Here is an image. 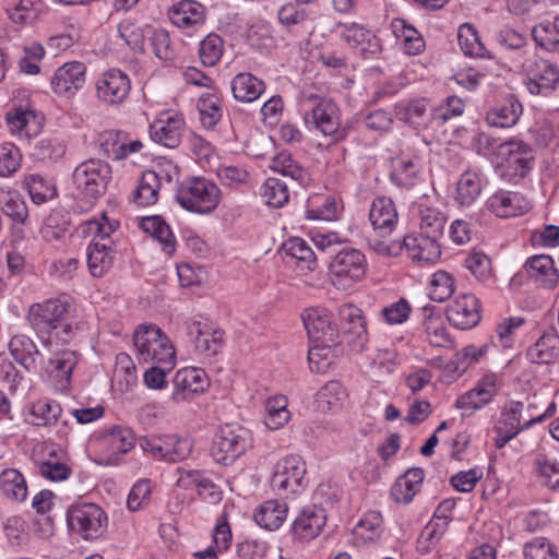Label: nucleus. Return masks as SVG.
<instances>
[{
    "instance_id": "1",
    "label": "nucleus",
    "mask_w": 559,
    "mask_h": 559,
    "mask_svg": "<svg viewBox=\"0 0 559 559\" xmlns=\"http://www.w3.org/2000/svg\"><path fill=\"white\" fill-rule=\"evenodd\" d=\"M71 313L68 301L50 299L31 306L28 321L38 335H47L49 343L68 344L75 334Z\"/></svg>"
},
{
    "instance_id": "2",
    "label": "nucleus",
    "mask_w": 559,
    "mask_h": 559,
    "mask_svg": "<svg viewBox=\"0 0 559 559\" xmlns=\"http://www.w3.org/2000/svg\"><path fill=\"white\" fill-rule=\"evenodd\" d=\"M218 187L203 177L186 179L178 185L176 201L187 211L198 214L213 212L219 203Z\"/></svg>"
},
{
    "instance_id": "3",
    "label": "nucleus",
    "mask_w": 559,
    "mask_h": 559,
    "mask_svg": "<svg viewBox=\"0 0 559 559\" xmlns=\"http://www.w3.org/2000/svg\"><path fill=\"white\" fill-rule=\"evenodd\" d=\"M498 168L503 179L518 183L534 167V150L522 140L511 139L497 147Z\"/></svg>"
},
{
    "instance_id": "4",
    "label": "nucleus",
    "mask_w": 559,
    "mask_h": 559,
    "mask_svg": "<svg viewBox=\"0 0 559 559\" xmlns=\"http://www.w3.org/2000/svg\"><path fill=\"white\" fill-rule=\"evenodd\" d=\"M133 344L144 362L175 364V349L163 331L154 325H140L133 334Z\"/></svg>"
},
{
    "instance_id": "5",
    "label": "nucleus",
    "mask_w": 559,
    "mask_h": 559,
    "mask_svg": "<svg viewBox=\"0 0 559 559\" xmlns=\"http://www.w3.org/2000/svg\"><path fill=\"white\" fill-rule=\"evenodd\" d=\"M67 523L70 532L85 540H94L107 531L108 518L105 511L95 503L71 506L67 511Z\"/></svg>"
},
{
    "instance_id": "6",
    "label": "nucleus",
    "mask_w": 559,
    "mask_h": 559,
    "mask_svg": "<svg viewBox=\"0 0 559 559\" xmlns=\"http://www.w3.org/2000/svg\"><path fill=\"white\" fill-rule=\"evenodd\" d=\"M519 67L525 72V85L532 95H549L559 83V69L531 50L523 51Z\"/></svg>"
},
{
    "instance_id": "7",
    "label": "nucleus",
    "mask_w": 559,
    "mask_h": 559,
    "mask_svg": "<svg viewBox=\"0 0 559 559\" xmlns=\"http://www.w3.org/2000/svg\"><path fill=\"white\" fill-rule=\"evenodd\" d=\"M140 448L153 459L167 463H178L188 459L193 449V441L176 433L152 435L139 438Z\"/></svg>"
},
{
    "instance_id": "8",
    "label": "nucleus",
    "mask_w": 559,
    "mask_h": 559,
    "mask_svg": "<svg viewBox=\"0 0 559 559\" xmlns=\"http://www.w3.org/2000/svg\"><path fill=\"white\" fill-rule=\"evenodd\" d=\"M251 447L250 433L241 426L221 427L212 442L211 456L216 463L229 465Z\"/></svg>"
},
{
    "instance_id": "9",
    "label": "nucleus",
    "mask_w": 559,
    "mask_h": 559,
    "mask_svg": "<svg viewBox=\"0 0 559 559\" xmlns=\"http://www.w3.org/2000/svg\"><path fill=\"white\" fill-rule=\"evenodd\" d=\"M111 178L110 166L100 159H88L81 163L73 171V183L87 200H96L102 197Z\"/></svg>"
},
{
    "instance_id": "10",
    "label": "nucleus",
    "mask_w": 559,
    "mask_h": 559,
    "mask_svg": "<svg viewBox=\"0 0 559 559\" xmlns=\"http://www.w3.org/2000/svg\"><path fill=\"white\" fill-rule=\"evenodd\" d=\"M329 270L335 286L349 288L365 276L366 258L361 251L345 247L335 253L329 264Z\"/></svg>"
},
{
    "instance_id": "11",
    "label": "nucleus",
    "mask_w": 559,
    "mask_h": 559,
    "mask_svg": "<svg viewBox=\"0 0 559 559\" xmlns=\"http://www.w3.org/2000/svg\"><path fill=\"white\" fill-rule=\"evenodd\" d=\"M306 475V463L299 455H287L280 460L273 468L271 486L283 493H296L301 487Z\"/></svg>"
},
{
    "instance_id": "12",
    "label": "nucleus",
    "mask_w": 559,
    "mask_h": 559,
    "mask_svg": "<svg viewBox=\"0 0 559 559\" xmlns=\"http://www.w3.org/2000/svg\"><path fill=\"white\" fill-rule=\"evenodd\" d=\"M305 121L309 127L329 138V143L338 142L346 135L345 129L340 127V110L331 100H321L305 115Z\"/></svg>"
},
{
    "instance_id": "13",
    "label": "nucleus",
    "mask_w": 559,
    "mask_h": 559,
    "mask_svg": "<svg viewBox=\"0 0 559 559\" xmlns=\"http://www.w3.org/2000/svg\"><path fill=\"white\" fill-rule=\"evenodd\" d=\"M343 334L354 352H362L368 343L367 321L364 311L353 304H344L338 308Z\"/></svg>"
},
{
    "instance_id": "14",
    "label": "nucleus",
    "mask_w": 559,
    "mask_h": 559,
    "mask_svg": "<svg viewBox=\"0 0 559 559\" xmlns=\"http://www.w3.org/2000/svg\"><path fill=\"white\" fill-rule=\"evenodd\" d=\"M301 319L312 343H337L338 333L332 324V317L328 309L311 307L306 309Z\"/></svg>"
},
{
    "instance_id": "15",
    "label": "nucleus",
    "mask_w": 559,
    "mask_h": 559,
    "mask_svg": "<svg viewBox=\"0 0 559 559\" xmlns=\"http://www.w3.org/2000/svg\"><path fill=\"white\" fill-rule=\"evenodd\" d=\"M341 38L358 55L370 58L381 51L379 38L361 24L338 23Z\"/></svg>"
},
{
    "instance_id": "16",
    "label": "nucleus",
    "mask_w": 559,
    "mask_h": 559,
    "mask_svg": "<svg viewBox=\"0 0 559 559\" xmlns=\"http://www.w3.org/2000/svg\"><path fill=\"white\" fill-rule=\"evenodd\" d=\"M131 84L128 75L118 69L104 72L96 81L98 99L108 105H118L126 100Z\"/></svg>"
},
{
    "instance_id": "17",
    "label": "nucleus",
    "mask_w": 559,
    "mask_h": 559,
    "mask_svg": "<svg viewBox=\"0 0 559 559\" xmlns=\"http://www.w3.org/2000/svg\"><path fill=\"white\" fill-rule=\"evenodd\" d=\"M173 382L174 391L171 397L176 403L191 401L209 386L205 371L193 367L178 370Z\"/></svg>"
},
{
    "instance_id": "18",
    "label": "nucleus",
    "mask_w": 559,
    "mask_h": 559,
    "mask_svg": "<svg viewBox=\"0 0 559 559\" xmlns=\"http://www.w3.org/2000/svg\"><path fill=\"white\" fill-rule=\"evenodd\" d=\"M449 322L456 329L469 330L476 326L480 317V302L472 294H463L455 298L447 309Z\"/></svg>"
},
{
    "instance_id": "19",
    "label": "nucleus",
    "mask_w": 559,
    "mask_h": 559,
    "mask_svg": "<svg viewBox=\"0 0 559 559\" xmlns=\"http://www.w3.org/2000/svg\"><path fill=\"white\" fill-rule=\"evenodd\" d=\"M86 67L80 61L67 62L55 72L51 87L59 95H74L85 84Z\"/></svg>"
},
{
    "instance_id": "20",
    "label": "nucleus",
    "mask_w": 559,
    "mask_h": 559,
    "mask_svg": "<svg viewBox=\"0 0 559 559\" xmlns=\"http://www.w3.org/2000/svg\"><path fill=\"white\" fill-rule=\"evenodd\" d=\"M188 334L193 340L195 350L206 357L215 356L223 346L224 332L207 323L193 321L188 325Z\"/></svg>"
},
{
    "instance_id": "21",
    "label": "nucleus",
    "mask_w": 559,
    "mask_h": 559,
    "mask_svg": "<svg viewBox=\"0 0 559 559\" xmlns=\"http://www.w3.org/2000/svg\"><path fill=\"white\" fill-rule=\"evenodd\" d=\"M486 206L496 216L506 218L524 214L531 204L519 192L499 190L487 200Z\"/></svg>"
},
{
    "instance_id": "22",
    "label": "nucleus",
    "mask_w": 559,
    "mask_h": 559,
    "mask_svg": "<svg viewBox=\"0 0 559 559\" xmlns=\"http://www.w3.org/2000/svg\"><path fill=\"white\" fill-rule=\"evenodd\" d=\"M496 392L495 376H486L478 381L474 389L461 395L456 400L455 406L464 412V416H469L487 405L496 395Z\"/></svg>"
},
{
    "instance_id": "23",
    "label": "nucleus",
    "mask_w": 559,
    "mask_h": 559,
    "mask_svg": "<svg viewBox=\"0 0 559 559\" xmlns=\"http://www.w3.org/2000/svg\"><path fill=\"white\" fill-rule=\"evenodd\" d=\"M369 219L379 236H390L399 222V214L392 199L386 197L376 198L370 206Z\"/></svg>"
},
{
    "instance_id": "24",
    "label": "nucleus",
    "mask_w": 559,
    "mask_h": 559,
    "mask_svg": "<svg viewBox=\"0 0 559 559\" xmlns=\"http://www.w3.org/2000/svg\"><path fill=\"white\" fill-rule=\"evenodd\" d=\"M183 128L185 120L180 115L160 117L150 126V138L157 144L175 148L181 142Z\"/></svg>"
},
{
    "instance_id": "25",
    "label": "nucleus",
    "mask_w": 559,
    "mask_h": 559,
    "mask_svg": "<svg viewBox=\"0 0 559 559\" xmlns=\"http://www.w3.org/2000/svg\"><path fill=\"white\" fill-rule=\"evenodd\" d=\"M326 521L325 511L317 506L305 507L292 524V533L299 539H312L322 531Z\"/></svg>"
},
{
    "instance_id": "26",
    "label": "nucleus",
    "mask_w": 559,
    "mask_h": 559,
    "mask_svg": "<svg viewBox=\"0 0 559 559\" xmlns=\"http://www.w3.org/2000/svg\"><path fill=\"white\" fill-rule=\"evenodd\" d=\"M427 107L426 98L402 100L395 104L394 114L397 120L416 130H424L432 122L431 112H428Z\"/></svg>"
},
{
    "instance_id": "27",
    "label": "nucleus",
    "mask_w": 559,
    "mask_h": 559,
    "mask_svg": "<svg viewBox=\"0 0 559 559\" xmlns=\"http://www.w3.org/2000/svg\"><path fill=\"white\" fill-rule=\"evenodd\" d=\"M533 468L538 480L550 489L559 488V461L554 448H540L534 454Z\"/></svg>"
},
{
    "instance_id": "28",
    "label": "nucleus",
    "mask_w": 559,
    "mask_h": 559,
    "mask_svg": "<svg viewBox=\"0 0 559 559\" xmlns=\"http://www.w3.org/2000/svg\"><path fill=\"white\" fill-rule=\"evenodd\" d=\"M523 114V106L513 94L507 95L502 102L491 107L486 114V121L496 128L515 126Z\"/></svg>"
},
{
    "instance_id": "29",
    "label": "nucleus",
    "mask_w": 559,
    "mask_h": 559,
    "mask_svg": "<svg viewBox=\"0 0 559 559\" xmlns=\"http://www.w3.org/2000/svg\"><path fill=\"white\" fill-rule=\"evenodd\" d=\"M400 249L405 248L413 261L433 263L441 255L439 240L430 239L425 235H406Z\"/></svg>"
},
{
    "instance_id": "30",
    "label": "nucleus",
    "mask_w": 559,
    "mask_h": 559,
    "mask_svg": "<svg viewBox=\"0 0 559 559\" xmlns=\"http://www.w3.org/2000/svg\"><path fill=\"white\" fill-rule=\"evenodd\" d=\"M524 269L538 286L552 289L559 282L558 270L555 267V262L550 255H533L526 260Z\"/></svg>"
},
{
    "instance_id": "31",
    "label": "nucleus",
    "mask_w": 559,
    "mask_h": 559,
    "mask_svg": "<svg viewBox=\"0 0 559 559\" xmlns=\"http://www.w3.org/2000/svg\"><path fill=\"white\" fill-rule=\"evenodd\" d=\"M527 359L533 364H550L559 358V334L549 328L526 350Z\"/></svg>"
},
{
    "instance_id": "32",
    "label": "nucleus",
    "mask_w": 559,
    "mask_h": 559,
    "mask_svg": "<svg viewBox=\"0 0 559 559\" xmlns=\"http://www.w3.org/2000/svg\"><path fill=\"white\" fill-rule=\"evenodd\" d=\"M425 472L420 467L408 468L400 476L391 488V496L397 503H409L419 491L424 481Z\"/></svg>"
},
{
    "instance_id": "33",
    "label": "nucleus",
    "mask_w": 559,
    "mask_h": 559,
    "mask_svg": "<svg viewBox=\"0 0 559 559\" xmlns=\"http://www.w3.org/2000/svg\"><path fill=\"white\" fill-rule=\"evenodd\" d=\"M7 123L13 134L20 138H31L41 130L44 117L32 110L15 109L7 114Z\"/></svg>"
},
{
    "instance_id": "34",
    "label": "nucleus",
    "mask_w": 559,
    "mask_h": 559,
    "mask_svg": "<svg viewBox=\"0 0 559 559\" xmlns=\"http://www.w3.org/2000/svg\"><path fill=\"white\" fill-rule=\"evenodd\" d=\"M9 348L16 362L29 372L37 371L41 354L31 337L24 334L14 335L9 343Z\"/></svg>"
},
{
    "instance_id": "35",
    "label": "nucleus",
    "mask_w": 559,
    "mask_h": 559,
    "mask_svg": "<svg viewBox=\"0 0 559 559\" xmlns=\"http://www.w3.org/2000/svg\"><path fill=\"white\" fill-rule=\"evenodd\" d=\"M115 249L110 243L95 241L87 247V265L91 274L95 277H102L112 266L115 259Z\"/></svg>"
},
{
    "instance_id": "36",
    "label": "nucleus",
    "mask_w": 559,
    "mask_h": 559,
    "mask_svg": "<svg viewBox=\"0 0 559 559\" xmlns=\"http://www.w3.org/2000/svg\"><path fill=\"white\" fill-rule=\"evenodd\" d=\"M235 99L242 103H252L265 91V84L251 73H238L230 83Z\"/></svg>"
},
{
    "instance_id": "37",
    "label": "nucleus",
    "mask_w": 559,
    "mask_h": 559,
    "mask_svg": "<svg viewBox=\"0 0 559 559\" xmlns=\"http://www.w3.org/2000/svg\"><path fill=\"white\" fill-rule=\"evenodd\" d=\"M140 227L162 245L163 251L166 254L171 255L176 251L175 236L162 216L143 217L140 222Z\"/></svg>"
},
{
    "instance_id": "38",
    "label": "nucleus",
    "mask_w": 559,
    "mask_h": 559,
    "mask_svg": "<svg viewBox=\"0 0 559 559\" xmlns=\"http://www.w3.org/2000/svg\"><path fill=\"white\" fill-rule=\"evenodd\" d=\"M169 16L171 22L181 28L203 24L204 7L195 1L183 0L170 9Z\"/></svg>"
},
{
    "instance_id": "39",
    "label": "nucleus",
    "mask_w": 559,
    "mask_h": 559,
    "mask_svg": "<svg viewBox=\"0 0 559 559\" xmlns=\"http://www.w3.org/2000/svg\"><path fill=\"white\" fill-rule=\"evenodd\" d=\"M162 177L155 170H145L132 193V201L140 206L153 205L158 200Z\"/></svg>"
},
{
    "instance_id": "40",
    "label": "nucleus",
    "mask_w": 559,
    "mask_h": 559,
    "mask_svg": "<svg viewBox=\"0 0 559 559\" xmlns=\"http://www.w3.org/2000/svg\"><path fill=\"white\" fill-rule=\"evenodd\" d=\"M532 36L537 46L552 53H559V13L551 20L547 19L536 24Z\"/></svg>"
},
{
    "instance_id": "41",
    "label": "nucleus",
    "mask_w": 559,
    "mask_h": 559,
    "mask_svg": "<svg viewBox=\"0 0 559 559\" xmlns=\"http://www.w3.org/2000/svg\"><path fill=\"white\" fill-rule=\"evenodd\" d=\"M524 404L522 402L511 401L502 408L500 419L496 427L501 429L513 431L519 435L522 430L530 428L536 423H540L547 416V413L536 418L528 419L523 426H521V416Z\"/></svg>"
},
{
    "instance_id": "42",
    "label": "nucleus",
    "mask_w": 559,
    "mask_h": 559,
    "mask_svg": "<svg viewBox=\"0 0 559 559\" xmlns=\"http://www.w3.org/2000/svg\"><path fill=\"white\" fill-rule=\"evenodd\" d=\"M394 35L403 40L404 51L408 55H419L425 49V41L420 33L404 19H393L391 23Z\"/></svg>"
},
{
    "instance_id": "43",
    "label": "nucleus",
    "mask_w": 559,
    "mask_h": 559,
    "mask_svg": "<svg viewBox=\"0 0 559 559\" xmlns=\"http://www.w3.org/2000/svg\"><path fill=\"white\" fill-rule=\"evenodd\" d=\"M448 530V515L441 514L431 520L421 531L417 539V551L421 555L431 552Z\"/></svg>"
},
{
    "instance_id": "44",
    "label": "nucleus",
    "mask_w": 559,
    "mask_h": 559,
    "mask_svg": "<svg viewBox=\"0 0 559 559\" xmlns=\"http://www.w3.org/2000/svg\"><path fill=\"white\" fill-rule=\"evenodd\" d=\"M0 209L12 221L14 233L23 238V230L20 226L26 225L28 221V209L23 198L17 193H9L0 200Z\"/></svg>"
},
{
    "instance_id": "45",
    "label": "nucleus",
    "mask_w": 559,
    "mask_h": 559,
    "mask_svg": "<svg viewBox=\"0 0 559 559\" xmlns=\"http://www.w3.org/2000/svg\"><path fill=\"white\" fill-rule=\"evenodd\" d=\"M287 504L277 500L265 501L254 520L258 525L265 527L269 531L277 530L287 516Z\"/></svg>"
},
{
    "instance_id": "46",
    "label": "nucleus",
    "mask_w": 559,
    "mask_h": 559,
    "mask_svg": "<svg viewBox=\"0 0 559 559\" xmlns=\"http://www.w3.org/2000/svg\"><path fill=\"white\" fill-rule=\"evenodd\" d=\"M282 250L292 260L296 261V266L301 270L312 271L317 264V258L312 249L301 238H290L286 240Z\"/></svg>"
},
{
    "instance_id": "47",
    "label": "nucleus",
    "mask_w": 559,
    "mask_h": 559,
    "mask_svg": "<svg viewBox=\"0 0 559 559\" xmlns=\"http://www.w3.org/2000/svg\"><path fill=\"white\" fill-rule=\"evenodd\" d=\"M78 364V356L72 350L56 353L44 366V369L55 379L69 383L72 371Z\"/></svg>"
},
{
    "instance_id": "48",
    "label": "nucleus",
    "mask_w": 559,
    "mask_h": 559,
    "mask_svg": "<svg viewBox=\"0 0 559 559\" xmlns=\"http://www.w3.org/2000/svg\"><path fill=\"white\" fill-rule=\"evenodd\" d=\"M0 490L15 501H24L27 497L26 480L15 468H7L0 473Z\"/></svg>"
},
{
    "instance_id": "49",
    "label": "nucleus",
    "mask_w": 559,
    "mask_h": 559,
    "mask_svg": "<svg viewBox=\"0 0 559 559\" xmlns=\"http://www.w3.org/2000/svg\"><path fill=\"white\" fill-rule=\"evenodd\" d=\"M24 187L35 204H43L57 195L56 185L38 174L26 176Z\"/></svg>"
},
{
    "instance_id": "50",
    "label": "nucleus",
    "mask_w": 559,
    "mask_h": 559,
    "mask_svg": "<svg viewBox=\"0 0 559 559\" xmlns=\"http://www.w3.org/2000/svg\"><path fill=\"white\" fill-rule=\"evenodd\" d=\"M150 25L140 26L130 19H124L118 24V32L126 44L134 51L144 52L145 39L148 36Z\"/></svg>"
},
{
    "instance_id": "51",
    "label": "nucleus",
    "mask_w": 559,
    "mask_h": 559,
    "mask_svg": "<svg viewBox=\"0 0 559 559\" xmlns=\"http://www.w3.org/2000/svg\"><path fill=\"white\" fill-rule=\"evenodd\" d=\"M290 418L287 400L284 395L271 397L265 403L264 424L271 430H276L288 423Z\"/></svg>"
},
{
    "instance_id": "52",
    "label": "nucleus",
    "mask_w": 559,
    "mask_h": 559,
    "mask_svg": "<svg viewBox=\"0 0 559 559\" xmlns=\"http://www.w3.org/2000/svg\"><path fill=\"white\" fill-rule=\"evenodd\" d=\"M419 173L420 167L417 162L412 159H401L397 162L391 174V180L399 187L412 189L420 180Z\"/></svg>"
},
{
    "instance_id": "53",
    "label": "nucleus",
    "mask_w": 559,
    "mask_h": 559,
    "mask_svg": "<svg viewBox=\"0 0 559 559\" xmlns=\"http://www.w3.org/2000/svg\"><path fill=\"white\" fill-rule=\"evenodd\" d=\"M481 185L479 176L473 171H465L456 183V201L461 205H471L479 197Z\"/></svg>"
},
{
    "instance_id": "54",
    "label": "nucleus",
    "mask_w": 559,
    "mask_h": 559,
    "mask_svg": "<svg viewBox=\"0 0 559 559\" xmlns=\"http://www.w3.org/2000/svg\"><path fill=\"white\" fill-rule=\"evenodd\" d=\"M445 216L437 209H420V233L430 239L439 240L444 230Z\"/></svg>"
},
{
    "instance_id": "55",
    "label": "nucleus",
    "mask_w": 559,
    "mask_h": 559,
    "mask_svg": "<svg viewBox=\"0 0 559 559\" xmlns=\"http://www.w3.org/2000/svg\"><path fill=\"white\" fill-rule=\"evenodd\" d=\"M224 52V40L215 34H207L199 45V58L203 66L214 67L221 60Z\"/></svg>"
},
{
    "instance_id": "56",
    "label": "nucleus",
    "mask_w": 559,
    "mask_h": 559,
    "mask_svg": "<svg viewBox=\"0 0 559 559\" xmlns=\"http://www.w3.org/2000/svg\"><path fill=\"white\" fill-rule=\"evenodd\" d=\"M69 225L70 217L63 209L52 210L45 218L43 237L47 240H58L68 231Z\"/></svg>"
},
{
    "instance_id": "57",
    "label": "nucleus",
    "mask_w": 559,
    "mask_h": 559,
    "mask_svg": "<svg viewBox=\"0 0 559 559\" xmlns=\"http://www.w3.org/2000/svg\"><path fill=\"white\" fill-rule=\"evenodd\" d=\"M61 415V407L53 401H38L33 404L28 421L34 426L53 425Z\"/></svg>"
},
{
    "instance_id": "58",
    "label": "nucleus",
    "mask_w": 559,
    "mask_h": 559,
    "mask_svg": "<svg viewBox=\"0 0 559 559\" xmlns=\"http://www.w3.org/2000/svg\"><path fill=\"white\" fill-rule=\"evenodd\" d=\"M197 106L202 124L207 129L214 128L223 115L219 98L215 94L207 93L199 98Z\"/></svg>"
},
{
    "instance_id": "59",
    "label": "nucleus",
    "mask_w": 559,
    "mask_h": 559,
    "mask_svg": "<svg viewBox=\"0 0 559 559\" xmlns=\"http://www.w3.org/2000/svg\"><path fill=\"white\" fill-rule=\"evenodd\" d=\"M261 195L267 205L282 207L289 200L287 183L280 178L270 177L262 187Z\"/></svg>"
},
{
    "instance_id": "60",
    "label": "nucleus",
    "mask_w": 559,
    "mask_h": 559,
    "mask_svg": "<svg viewBox=\"0 0 559 559\" xmlns=\"http://www.w3.org/2000/svg\"><path fill=\"white\" fill-rule=\"evenodd\" d=\"M454 293V278L445 271L436 272L429 283V297L437 302L448 300Z\"/></svg>"
},
{
    "instance_id": "61",
    "label": "nucleus",
    "mask_w": 559,
    "mask_h": 559,
    "mask_svg": "<svg viewBox=\"0 0 559 559\" xmlns=\"http://www.w3.org/2000/svg\"><path fill=\"white\" fill-rule=\"evenodd\" d=\"M124 138L126 134L121 131H105L99 140L104 156L115 160L126 158Z\"/></svg>"
},
{
    "instance_id": "62",
    "label": "nucleus",
    "mask_w": 559,
    "mask_h": 559,
    "mask_svg": "<svg viewBox=\"0 0 559 559\" xmlns=\"http://www.w3.org/2000/svg\"><path fill=\"white\" fill-rule=\"evenodd\" d=\"M44 12L41 0H20L15 8L9 10L10 19L14 23L31 24Z\"/></svg>"
},
{
    "instance_id": "63",
    "label": "nucleus",
    "mask_w": 559,
    "mask_h": 559,
    "mask_svg": "<svg viewBox=\"0 0 559 559\" xmlns=\"http://www.w3.org/2000/svg\"><path fill=\"white\" fill-rule=\"evenodd\" d=\"M424 326L430 345L436 347L451 346L452 340L440 317H433L432 313H429L425 317Z\"/></svg>"
},
{
    "instance_id": "64",
    "label": "nucleus",
    "mask_w": 559,
    "mask_h": 559,
    "mask_svg": "<svg viewBox=\"0 0 559 559\" xmlns=\"http://www.w3.org/2000/svg\"><path fill=\"white\" fill-rule=\"evenodd\" d=\"M525 559H559L557 547L545 537H537L524 547Z\"/></svg>"
}]
</instances>
